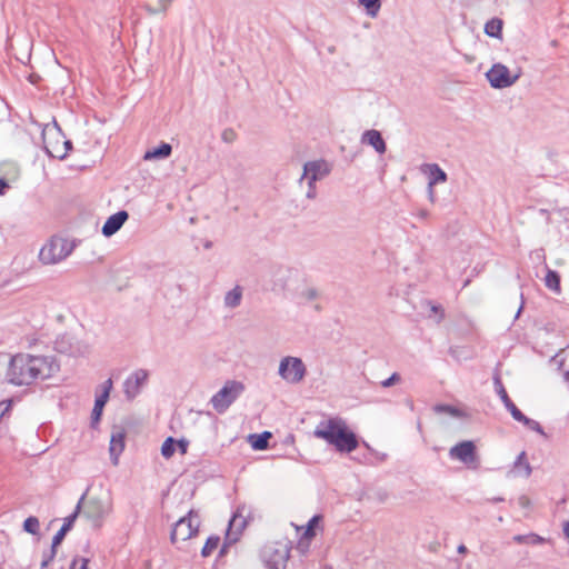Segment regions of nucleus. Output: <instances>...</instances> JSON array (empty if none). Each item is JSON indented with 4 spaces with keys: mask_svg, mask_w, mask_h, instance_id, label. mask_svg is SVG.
I'll use <instances>...</instances> for the list:
<instances>
[{
    "mask_svg": "<svg viewBox=\"0 0 569 569\" xmlns=\"http://www.w3.org/2000/svg\"><path fill=\"white\" fill-rule=\"evenodd\" d=\"M59 370L52 357L18 353L9 362L6 379L14 386H29L37 379H48Z\"/></svg>",
    "mask_w": 569,
    "mask_h": 569,
    "instance_id": "obj_1",
    "label": "nucleus"
},
{
    "mask_svg": "<svg viewBox=\"0 0 569 569\" xmlns=\"http://www.w3.org/2000/svg\"><path fill=\"white\" fill-rule=\"evenodd\" d=\"M313 433L340 453H350L359 445L356 433L349 429L341 418H331L320 422Z\"/></svg>",
    "mask_w": 569,
    "mask_h": 569,
    "instance_id": "obj_2",
    "label": "nucleus"
},
{
    "mask_svg": "<svg viewBox=\"0 0 569 569\" xmlns=\"http://www.w3.org/2000/svg\"><path fill=\"white\" fill-rule=\"evenodd\" d=\"M82 497L80 513L90 521L93 528H101L106 518L113 511L112 498L110 496L91 497L86 500V495Z\"/></svg>",
    "mask_w": 569,
    "mask_h": 569,
    "instance_id": "obj_3",
    "label": "nucleus"
},
{
    "mask_svg": "<svg viewBox=\"0 0 569 569\" xmlns=\"http://www.w3.org/2000/svg\"><path fill=\"white\" fill-rule=\"evenodd\" d=\"M76 247V240L53 236L40 249L39 259L43 264H57L67 259Z\"/></svg>",
    "mask_w": 569,
    "mask_h": 569,
    "instance_id": "obj_4",
    "label": "nucleus"
},
{
    "mask_svg": "<svg viewBox=\"0 0 569 569\" xmlns=\"http://www.w3.org/2000/svg\"><path fill=\"white\" fill-rule=\"evenodd\" d=\"M331 171L329 163L325 160L308 161L303 164V172L299 179L300 186L307 183L306 198L313 200L317 198V181L325 179Z\"/></svg>",
    "mask_w": 569,
    "mask_h": 569,
    "instance_id": "obj_5",
    "label": "nucleus"
},
{
    "mask_svg": "<svg viewBox=\"0 0 569 569\" xmlns=\"http://www.w3.org/2000/svg\"><path fill=\"white\" fill-rule=\"evenodd\" d=\"M243 391L244 385L242 382L228 380L223 387L211 397L210 403L218 413H224Z\"/></svg>",
    "mask_w": 569,
    "mask_h": 569,
    "instance_id": "obj_6",
    "label": "nucleus"
},
{
    "mask_svg": "<svg viewBox=\"0 0 569 569\" xmlns=\"http://www.w3.org/2000/svg\"><path fill=\"white\" fill-rule=\"evenodd\" d=\"M278 375L287 383L297 385L305 379L307 367L301 358L286 356L279 362Z\"/></svg>",
    "mask_w": 569,
    "mask_h": 569,
    "instance_id": "obj_7",
    "label": "nucleus"
},
{
    "mask_svg": "<svg viewBox=\"0 0 569 569\" xmlns=\"http://www.w3.org/2000/svg\"><path fill=\"white\" fill-rule=\"evenodd\" d=\"M260 557L268 569H283L289 559V548L284 542H268L262 547Z\"/></svg>",
    "mask_w": 569,
    "mask_h": 569,
    "instance_id": "obj_8",
    "label": "nucleus"
},
{
    "mask_svg": "<svg viewBox=\"0 0 569 569\" xmlns=\"http://www.w3.org/2000/svg\"><path fill=\"white\" fill-rule=\"evenodd\" d=\"M521 71H511L503 63L497 62L486 72V79L493 89H505L513 86L520 78Z\"/></svg>",
    "mask_w": 569,
    "mask_h": 569,
    "instance_id": "obj_9",
    "label": "nucleus"
},
{
    "mask_svg": "<svg viewBox=\"0 0 569 569\" xmlns=\"http://www.w3.org/2000/svg\"><path fill=\"white\" fill-rule=\"evenodd\" d=\"M62 139L63 133L56 122L53 124H47L42 129V141L46 152L50 157L59 160L66 158V148H61Z\"/></svg>",
    "mask_w": 569,
    "mask_h": 569,
    "instance_id": "obj_10",
    "label": "nucleus"
},
{
    "mask_svg": "<svg viewBox=\"0 0 569 569\" xmlns=\"http://www.w3.org/2000/svg\"><path fill=\"white\" fill-rule=\"evenodd\" d=\"M199 517L194 511H189L187 516L180 518L171 531V542L186 541L197 535L199 529Z\"/></svg>",
    "mask_w": 569,
    "mask_h": 569,
    "instance_id": "obj_11",
    "label": "nucleus"
},
{
    "mask_svg": "<svg viewBox=\"0 0 569 569\" xmlns=\"http://www.w3.org/2000/svg\"><path fill=\"white\" fill-rule=\"evenodd\" d=\"M149 372L146 369H137L123 381V393L127 400L131 401L141 392L147 385Z\"/></svg>",
    "mask_w": 569,
    "mask_h": 569,
    "instance_id": "obj_12",
    "label": "nucleus"
},
{
    "mask_svg": "<svg viewBox=\"0 0 569 569\" xmlns=\"http://www.w3.org/2000/svg\"><path fill=\"white\" fill-rule=\"evenodd\" d=\"M449 456L451 459L459 460L468 467L476 468L478 465L476 446L472 441L469 440L461 441L450 448Z\"/></svg>",
    "mask_w": 569,
    "mask_h": 569,
    "instance_id": "obj_13",
    "label": "nucleus"
},
{
    "mask_svg": "<svg viewBox=\"0 0 569 569\" xmlns=\"http://www.w3.org/2000/svg\"><path fill=\"white\" fill-rule=\"evenodd\" d=\"M54 348L61 353H68L72 357L86 356L89 352V345L83 341L76 340L74 338L63 335L54 342Z\"/></svg>",
    "mask_w": 569,
    "mask_h": 569,
    "instance_id": "obj_14",
    "label": "nucleus"
},
{
    "mask_svg": "<svg viewBox=\"0 0 569 569\" xmlns=\"http://www.w3.org/2000/svg\"><path fill=\"white\" fill-rule=\"evenodd\" d=\"M246 511L247 508L244 506L239 507L237 511L233 513L232 518L230 519L226 533V540L229 543L237 542L239 540L240 535L242 533V530L246 528Z\"/></svg>",
    "mask_w": 569,
    "mask_h": 569,
    "instance_id": "obj_15",
    "label": "nucleus"
},
{
    "mask_svg": "<svg viewBox=\"0 0 569 569\" xmlns=\"http://www.w3.org/2000/svg\"><path fill=\"white\" fill-rule=\"evenodd\" d=\"M113 382L111 379H107L101 386V393L97 396L94 401V407L92 409L91 419L92 423H96L100 420L103 407L106 406L110 391L112 390Z\"/></svg>",
    "mask_w": 569,
    "mask_h": 569,
    "instance_id": "obj_16",
    "label": "nucleus"
},
{
    "mask_svg": "<svg viewBox=\"0 0 569 569\" xmlns=\"http://www.w3.org/2000/svg\"><path fill=\"white\" fill-rule=\"evenodd\" d=\"M129 214L124 210H120L114 214L110 216L102 227V234L104 237H111L118 232L123 223L128 220Z\"/></svg>",
    "mask_w": 569,
    "mask_h": 569,
    "instance_id": "obj_17",
    "label": "nucleus"
},
{
    "mask_svg": "<svg viewBox=\"0 0 569 569\" xmlns=\"http://www.w3.org/2000/svg\"><path fill=\"white\" fill-rule=\"evenodd\" d=\"M420 171L428 177L429 187L447 181V173L437 163H423Z\"/></svg>",
    "mask_w": 569,
    "mask_h": 569,
    "instance_id": "obj_18",
    "label": "nucleus"
},
{
    "mask_svg": "<svg viewBox=\"0 0 569 569\" xmlns=\"http://www.w3.org/2000/svg\"><path fill=\"white\" fill-rule=\"evenodd\" d=\"M83 500V497L80 498L78 501L74 511L64 518L62 527L59 529V531L53 536L52 543L53 547H58L62 540L64 539L67 532L72 528L76 519L80 515L81 509V502Z\"/></svg>",
    "mask_w": 569,
    "mask_h": 569,
    "instance_id": "obj_19",
    "label": "nucleus"
},
{
    "mask_svg": "<svg viewBox=\"0 0 569 569\" xmlns=\"http://www.w3.org/2000/svg\"><path fill=\"white\" fill-rule=\"evenodd\" d=\"M361 141L362 143L371 146L380 154L386 152V142L381 133L375 129L365 131Z\"/></svg>",
    "mask_w": 569,
    "mask_h": 569,
    "instance_id": "obj_20",
    "label": "nucleus"
},
{
    "mask_svg": "<svg viewBox=\"0 0 569 569\" xmlns=\"http://www.w3.org/2000/svg\"><path fill=\"white\" fill-rule=\"evenodd\" d=\"M495 385L497 387V392H498L501 401L503 402L506 409L510 412L512 418L515 420L521 418L522 417V412L511 401V399L509 398V396H508L503 385L501 383V381H500V379L498 377L495 379Z\"/></svg>",
    "mask_w": 569,
    "mask_h": 569,
    "instance_id": "obj_21",
    "label": "nucleus"
},
{
    "mask_svg": "<svg viewBox=\"0 0 569 569\" xmlns=\"http://www.w3.org/2000/svg\"><path fill=\"white\" fill-rule=\"evenodd\" d=\"M531 471H532V469H531L530 463L527 460L526 452L521 451L518 455L517 459L515 460V462L512 465V468L509 471V473L512 477L528 478L531 475Z\"/></svg>",
    "mask_w": 569,
    "mask_h": 569,
    "instance_id": "obj_22",
    "label": "nucleus"
},
{
    "mask_svg": "<svg viewBox=\"0 0 569 569\" xmlns=\"http://www.w3.org/2000/svg\"><path fill=\"white\" fill-rule=\"evenodd\" d=\"M123 449H124V433L122 431L113 432L111 435V439H110L109 451H110L112 463L114 466L118 465L119 456L121 455Z\"/></svg>",
    "mask_w": 569,
    "mask_h": 569,
    "instance_id": "obj_23",
    "label": "nucleus"
},
{
    "mask_svg": "<svg viewBox=\"0 0 569 569\" xmlns=\"http://www.w3.org/2000/svg\"><path fill=\"white\" fill-rule=\"evenodd\" d=\"M552 361L558 366L563 380L569 383V347L558 352Z\"/></svg>",
    "mask_w": 569,
    "mask_h": 569,
    "instance_id": "obj_24",
    "label": "nucleus"
},
{
    "mask_svg": "<svg viewBox=\"0 0 569 569\" xmlns=\"http://www.w3.org/2000/svg\"><path fill=\"white\" fill-rule=\"evenodd\" d=\"M171 152V144L167 142H161L159 147L146 151V153L143 154V160L150 161L156 159H166L170 157Z\"/></svg>",
    "mask_w": 569,
    "mask_h": 569,
    "instance_id": "obj_25",
    "label": "nucleus"
},
{
    "mask_svg": "<svg viewBox=\"0 0 569 569\" xmlns=\"http://www.w3.org/2000/svg\"><path fill=\"white\" fill-rule=\"evenodd\" d=\"M241 299L242 288L240 286H236L233 289L226 293L223 302L227 308L233 309L240 306Z\"/></svg>",
    "mask_w": 569,
    "mask_h": 569,
    "instance_id": "obj_26",
    "label": "nucleus"
},
{
    "mask_svg": "<svg viewBox=\"0 0 569 569\" xmlns=\"http://www.w3.org/2000/svg\"><path fill=\"white\" fill-rule=\"evenodd\" d=\"M502 24L501 19L493 18L485 24V33L491 38L501 39Z\"/></svg>",
    "mask_w": 569,
    "mask_h": 569,
    "instance_id": "obj_27",
    "label": "nucleus"
},
{
    "mask_svg": "<svg viewBox=\"0 0 569 569\" xmlns=\"http://www.w3.org/2000/svg\"><path fill=\"white\" fill-rule=\"evenodd\" d=\"M318 290L312 286H305L296 292V299L299 302H310L318 298Z\"/></svg>",
    "mask_w": 569,
    "mask_h": 569,
    "instance_id": "obj_28",
    "label": "nucleus"
},
{
    "mask_svg": "<svg viewBox=\"0 0 569 569\" xmlns=\"http://www.w3.org/2000/svg\"><path fill=\"white\" fill-rule=\"evenodd\" d=\"M271 437L269 431H264L260 435H250L249 441L254 450H264L268 448V440Z\"/></svg>",
    "mask_w": 569,
    "mask_h": 569,
    "instance_id": "obj_29",
    "label": "nucleus"
},
{
    "mask_svg": "<svg viewBox=\"0 0 569 569\" xmlns=\"http://www.w3.org/2000/svg\"><path fill=\"white\" fill-rule=\"evenodd\" d=\"M512 540L519 545H541L546 541L545 538L540 537L537 533H528V535H516L512 537Z\"/></svg>",
    "mask_w": 569,
    "mask_h": 569,
    "instance_id": "obj_30",
    "label": "nucleus"
},
{
    "mask_svg": "<svg viewBox=\"0 0 569 569\" xmlns=\"http://www.w3.org/2000/svg\"><path fill=\"white\" fill-rule=\"evenodd\" d=\"M545 284L551 291L560 293V276L558 274V272L551 269H547Z\"/></svg>",
    "mask_w": 569,
    "mask_h": 569,
    "instance_id": "obj_31",
    "label": "nucleus"
},
{
    "mask_svg": "<svg viewBox=\"0 0 569 569\" xmlns=\"http://www.w3.org/2000/svg\"><path fill=\"white\" fill-rule=\"evenodd\" d=\"M359 4L366 9L368 16L375 18L377 17L380 8L381 0H358Z\"/></svg>",
    "mask_w": 569,
    "mask_h": 569,
    "instance_id": "obj_32",
    "label": "nucleus"
},
{
    "mask_svg": "<svg viewBox=\"0 0 569 569\" xmlns=\"http://www.w3.org/2000/svg\"><path fill=\"white\" fill-rule=\"evenodd\" d=\"M176 451V440L172 437H168L161 446V455L163 458L169 459Z\"/></svg>",
    "mask_w": 569,
    "mask_h": 569,
    "instance_id": "obj_33",
    "label": "nucleus"
},
{
    "mask_svg": "<svg viewBox=\"0 0 569 569\" xmlns=\"http://www.w3.org/2000/svg\"><path fill=\"white\" fill-rule=\"evenodd\" d=\"M23 529L26 532L37 535L40 530V522L37 517H28L23 522Z\"/></svg>",
    "mask_w": 569,
    "mask_h": 569,
    "instance_id": "obj_34",
    "label": "nucleus"
},
{
    "mask_svg": "<svg viewBox=\"0 0 569 569\" xmlns=\"http://www.w3.org/2000/svg\"><path fill=\"white\" fill-rule=\"evenodd\" d=\"M219 541V537H209L201 550V555L203 557H209L213 550L218 548Z\"/></svg>",
    "mask_w": 569,
    "mask_h": 569,
    "instance_id": "obj_35",
    "label": "nucleus"
},
{
    "mask_svg": "<svg viewBox=\"0 0 569 569\" xmlns=\"http://www.w3.org/2000/svg\"><path fill=\"white\" fill-rule=\"evenodd\" d=\"M517 421L523 423L525 426H527L530 430H533L540 435H545L540 423L536 420H532L528 417H526L523 413H522V417L517 419Z\"/></svg>",
    "mask_w": 569,
    "mask_h": 569,
    "instance_id": "obj_36",
    "label": "nucleus"
},
{
    "mask_svg": "<svg viewBox=\"0 0 569 569\" xmlns=\"http://www.w3.org/2000/svg\"><path fill=\"white\" fill-rule=\"evenodd\" d=\"M57 553V547H53V543L51 545V548L43 552L42 561H41V569H46L50 562L54 559Z\"/></svg>",
    "mask_w": 569,
    "mask_h": 569,
    "instance_id": "obj_37",
    "label": "nucleus"
},
{
    "mask_svg": "<svg viewBox=\"0 0 569 569\" xmlns=\"http://www.w3.org/2000/svg\"><path fill=\"white\" fill-rule=\"evenodd\" d=\"M320 520V517L319 516H313L309 521H308V525H307V528H306V531L303 532V537L307 538V539H311L312 537H315V527L318 525Z\"/></svg>",
    "mask_w": 569,
    "mask_h": 569,
    "instance_id": "obj_38",
    "label": "nucleus"
},
{
    "mask_svg": "<svg viewBox=\"0 0 569 569\" xmlns=\"http://www.w3.org/2000/svg\"><path fill=\"white\" fill-rule=\"evenodd\" d=\"M171 1L172 0H158V8H151L150 6H147L146 9L150 14H157L159 12H164L171 4Z\"/></svg>",
    "mask_w": 569,
    "mask_h": 569,
    "instance_id": "obj_39",
    "label": "nucleus"
},
{
    "mask_svg": "<svg viewBox=\"0 0 569 569\" xmlns=\"http://www.w3.org/2000/svg\"><path fill=\"white\" fill-rule=\"evenodd\" d=\"M89 560L82 557H76L70 566V569H88Z\"/></svg>",
    "mask_w": 569,
    "mask_h": 569,
    "instance_id": "obj_40",
    "label": "nucleus"
},
{
    "mask_svg": "<svg viewBox=\"0 0 569 569\" xmlns=\"http://www.w3.org/2000/svg\"><path fill=\"white\" fill-rule=\"evenodd\" d=\"M399 381H400V376H399V373L395 372L388 379L381 381V386L383 388H389Z\"/></svg>",
    "mask_w": 569,
    "mask_h": 569,
    "instance_id": "obj_41",
    "label": "nucleus"
},
{
    "mask_svg": "<svg viewBox=\"0 0 569 569\" xmlns=\"http://www.w3.org/2000/svg\"><path fill=\"white\" fill-rule=\"evenodd\" d=\"M221 139L227 143H232L236 140V132L232 129H224Z\"/></svg>",
    "mask_w": 569,
    "mask_h": 569,
    "instance_id": "obj_42",
    "label": "nucleus"
},
{
    "mask_svg": "<svg viewBox=\"0 0 569 569\" xmlns=\"http://www.w3.org/2000/svg\"><path fill=\"white\" fill-rule=\"evenodd\" d=\"M176 447L180 451L181 455H186L189 447V440L181 438L179 440H176Z\"/></svg>",
    "mask_w": 569,
    "mask_h": 569,
    "instance_id": "obj_43",
    "label": "nucleus"
},
{
    "mask_svg": "<svg viewBox=\"0 0 569 569\" xmlns=\"http://www.w3.org/2000/svg\"><path fill=\"white\" fill-rule=\"evenodd\" d=\"M439 411L450 413L452 416H458V410L455 407L451 406H440L438 407Z\"/></svg>",
    "mask_w": 569,
    "mask_h": 569,
    "instance_id": "obj_44",
    "label": "nucleus"
},
{
    "mask_svg": "<svg viewBox=\"0 0 569 569\" xmlns=\"http://www.w3.org/2000/svg\"><path fill=\"white\" fill-rule=\"evenodd\" d=\"M415 216L422 220H426L429 218L430 212L427 209H418Z\"/></svg>",
    "mask_w": 569,
    "mask_h": 569,
    "instance_id": "obj_45",
    "label": "nucleus"
},
{
    "mask_svg": "<svg viewBox=\"0 0 569 569\" xmlns=\"http://www.w3.org/2000/svg\"><path fill=\"white\" fill-rule=\"evenodd\" d=\"M518 503L522 508H527L530 505V499L527 496H520L518 499Z\"/></svg>",
    "mask_w": 569,
    "mask_h": 569,
    "instance_id": "obj_46",
    "label": "nucleus"
},
{
    "mask_svg": "<svg viewBox=\"0 0 569 569\" xmlns=\"http://www.w3.org/2000/svg\"><path fill=\"white\" fill-rule=\"evenodd\" d=\"M61 148H66V156L68 154V152L71 150L72 148V143L70 140H67L64 137L62 139V143H61Z\"/></svg>",
    "mask_w": 569,
    "mask_h": 569,
    "instance_id": "obj_47",
    "label": "nucleus"
},
{
    "mask_svg": "<svg viewBox=\"0 0 569 569\" xmlns=\"http://www.w3.org/2000/svg\"><path fill=\"white\" fill-rule=\"evenodd\" d=\"M430 310L433 312V313H440V317H439V320L440 321L443 317V312H442V309L440 308V306H437V305H430Z\"/></svg>",
    "mask_w": 569,
    "mask_h": 569,
    "instance_id": "obj_48",
    "label": "nucleus"
},
{
    "mask_svg": "<svg viewBox=\"0 0 569 569\" xmlns=\"http://www.w3.org/2000/svg\"><path fill=\"white\" fill-rule=\"evenodd\" d=\"M428 197H429V200H430L432 203L436 201V194H435L433 187H429V186H428Z\"/></svg>",
    "mask_w": 569,
    "mask_h": 569,
    "instance_id": "obj_49",
    "label": "nucleus"
},
{
    "mask_svg": "<svg viewBox=\"0 0 569 569\" xmlns=\"http://www.w3.org/2000/svg\"><path fill=\"white\" fill-rule=\"evenodd\" d=\"M8 187V183L3 180H0V194L3 193V189Z\"/></svg>",
    "mask_w": 569,
    "mask_h": 569,
    "instance_id": "obj_50",
    "label": "nucleus"
},
{
    "mask_svg": "<svg viewBox=\"0 0 569 569\" xmlns=\"http://www.w3.org/2000/svg\"><path fill=\"white\" fill-rule=\"evenodd\" d=\"M458 552H459V553H466V552H467V547H466L465 545H460V546L458 547Z\"/></svg>",
    "mask_w": 569,
    "mask_h": 569,
    "instance_id": "obj_51",
    "label": "nucleus"
},
{
    "mask_svg": "<svg viewBox=\"0 0 569 569\" xmlns=\"http://www.w3.org/2000/svg\"><path fill=\"white\" fill-rule=\"evenodd\" d=\"M563 531H565V535L569 538V522L566 523Z\"/></svg>",
    "mask_w": 569,
    "mask_h": 569,
    "instance_id": "obj_52",
    "label": "nucleus"
},
{
    "mask_svg": "<svg viewBox=\"0 0 569 569\" xmlns=\"http://www.w3.org/2000/svg\"><path fill=\"white\" fill-rule=\"evenodd\" d=\"M521 309H522V306H520V308L518 309L517 311V315H516V318L519 317L520 312H521Z\"/></svg>",
    "mask_w": 569,
    "mask_h": 569,
    "instance_id": "obj_53",
    "label": "nucleus"
}]
</instances>
